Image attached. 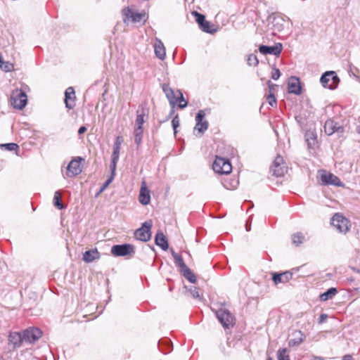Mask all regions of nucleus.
<instances>
[{
  "label": "nucleus",
  "mask_w": 360,
  "mask_h": 360,
  "mask_svg": "<svg viewBox=\"0 0 360 360\" xmlns=\"http://www.w3.org/2000/svg\"><path fill=\"white\" fill-rule=\"evenodd\" d=\"M10 103L15 109L22 110L27 103V96L23 90L15 89L11 93Z\"/></svg>",
  "instance_id": "nucleus-1"
},
{
  "label": "nucleus",
  "mask_w": 360,
  "mask_h": 360,
  "mask_svg": "<svg viewBox=\"0 0 360 360\" xmlns=\"http://www.w3.org/2000/svg\"><path fill=\"white\" fill-rule=\"evenodd\" d=\"M331 224L336 229L342 233H347L351 227V223L348 219L340 213H336L331 219Z\"/></svg>",
  "instance_id": "nucleus-2"
},
{
  "label": "nucleus",
  "mask_w": 360,
  "mask_h": 360,
  "mask_svg": "<svg viewBox=\"0 0 360 360\" xmlns=\"http://www.w3.org/2000/svg\"><path fill=\"white\" fill-rule=\"evenodd\" d=\"M320 82L323 87L333 90L338 86L340 79L334 71H327L321 77Z\"/></svg>",
  "instance_id": "nucleus-3"
},
{
  "label": "nucleus",
  "mask_w": 360,
  "mask_h": 360,
  "mask_svg": "<svg viewBox=\"0 0 360 360\" xmlns=\"http://www.w3.org/2000/svg\"><path fill=\"white\" fill-rule=\"evenodd\" d=\"M213 170L218 174H228L231 172L232 167L229 160L216 156L212 165Z\"/></svg>",
  "instance_id": "nucleus-4"
},
{
  "label": "nucleus",
  "mask_w": 360,
  "mask_h": 360,
  "mask_svg": "<svg viewBox=\"0 0 360 360\" xmlns=\"http://www.w3.org/2000/svg\"><path fill=\"white\" fill-rule=\"evenodd\" d=\"M135 252V248L131 244L115 245L111 248V253L115 257L131 256Z\"/></svg>",
  "instance_id": "nucleus-5"
},
{
  "label": "nucleus",
  "mask_w": 360,
  "mask_h": 360,
  "mask_svg": "<svg viewBox=\"0 0 360 360\" xmlns=\"http://www.w3.org/2000/svg\"><path fill=\"white\" fill-rule=\"evenodd\" d=\"M152 225L150 220L145 221L141 228L135 231L134 237L141 241H148L151 237L150 229Z\"/></svg>",
  "instance_id": "nucleus-6"
},
{
  "label": "nucleus",
  "mask_w": 360,
  "mask_h": 360,
  "mask_svg": "<svg viewBox=\"0 0 360 360\" xmlns=\"http://www.w3.org/2000/svg\"><path fill=\"white\" fill-rule=\"evenodd\" d=\"M320 181L323 185H333L335 186H343L342 182L340 179L332 173L328 172L326 170L319 172Z\"/></svg>",
  "instance_id": "nucleus-7"
},
{
  "label": "nucleus",
  "mask_w": 360,
  "mask_h": 360,
  "mask_svg": "<svg viewBox=\"0 0 360 360\" xmlns=\"http://www.w3.org/2000/svg\"><path fill=\"white\" fill-rule=\"evenodd\" d=\"M216 315L223 327L228 328L233 326L235 319L229 310L220 309L216 311Z\"/></svg>",
  "instance_id": "nucleus-8"
},
{
  "label": "nucleus",
  "mask_w": 360,
  "mask_h": 360,
  "mask_svg": "<svg viewBox=\"0 0 360 360\" xmlns=\"http://www.w3.org/2000/svg\"><path fill=\"white\" fill-rule=\"evenodd\" d=\"M84 159L80 157L73 158L67 167L66 175L72 177L79 174L82 171L81 162Z\"/></svg>",
  "instance_id": "nucleus-9"
},
{
  "label": "nucleus",
  "mask_w": 360,
  "mask_h": 360,
  "mask_svg": "<svg viewBox=\"0 0 360 360\" xmlns=\"http://www.w3.org/2000/svg\"><path fill=\"white\" fill-rule=\"evenodd\" d=\"M24 342L30 344L37 342L42 335V332L37 328H29L22 331Z\"/></svg>",
  "instance_id": "nucleus-10"
},
{
  "label": "nucleus",
  "mask_w": 360,
  "mask_h": 360,
  "mask_svg": "<svg viewBox=\"0 0 360 360\" xmlns=\"http://www.w3.org/2000/svg\"><path fill=\"white\" fill-rule=\"evenodd\" d=\"M287 171V167L284 165L283 159L281 156L278 155L271 167V172L276 176H282Z\"/></svg>",
  "instance_id": "nucleus-11"
},
{
  "label": "nucleus",
  "mask_w": 360,
  "mask_h": 360,
  "mask_svg": "<svg viewBox=\"0 0 360 360\" xmlns=\"http://www.w3.org/2000/svg\"><path fill=\"white\" fill-rule=\"evenodd\" d=\"M122 15H124V22L131 20L133 22H141L146 16L145 13H134L129 8H125L122 10Z\"/></svg>",
  "instance_id": "nucleus-12"
},
{
  "label": "nucleus",
  "mask_w": 360,
  "mask_h": 360,
  "mask_svg": "<svg viewBox=\"0 0 360 360\" xmlns=\"http://www.w3.org/2000/svg\"><path fill=\"white\" fill-rule=\"evenodd\" d=\"M205 112L200 110L198 111L195 116L196 124L194 128L198 133L202 134L208 128L209 124L206 120H203L205 117Z\"/></svg>",
  "instance_id": "nucleus-13"
},
{
  "label": "nucleus",
  "mask_w": 360,
  "mask_h": 360,
  "mask_svg": "<svg viewBox=\"0 0 360 360\" xmlns=\"http://www.w3.org/2000/svg\"><path fill=\"white\" fill-rule=\"evenodd\" d=\"M8 345L13 349L18 348L24 342L22 332H10L8 337Z\"/></svg>",
  "instance_id": "nucleus-14"
},
{
  "label": "nucleus",
  "mask_w": 360,
  "mask_h": 360,
  "mask_svg": "<svg viewBox=\"0 0 360 360\" xmlns=\"http://www.w3.org/2000/svg\"><path fill=\"white\" fill-rule=\"evenodd\" d=\"M283 49V46L281 43H277L274 46H268L265 45H261L259 47V52L263 55H274L275 56H278Z\"/></svg>",
  "instance_id": "nucleus-15"
},
{
  "label": "nucleus",
  "mask_w": 360,
  "mask_h": 360,
  "mask_svg": "<svg viewBox=\"0 0 360 360\" xmlns=\"http://www.w3.org/2000/svg\"><path fill=\"white\" fill-rule=\"evenodd\" d=\"M292 278V273L290 271H286L283 273H272V280L275 285L279 283H285Z\"/></svg>",
  "instance_id": "nucleus-16"
},
{
  "label": "nucleus",
  "mask_w": 360,
  "mask_h": 360,
  "mask_svg": "<svg viewBox=\"0 0 360 360\" xmlns=\"http://www.w3.org/2000/svg\"><path fill=\"white\" fill-rule=\"evenodd\" d=\"M162 89L167 98L168 99L170 105L174 108L176 104V91H174V90L169 86L167 84H163L162 85Z\"/></svg>",
  "instance_id": "nucleus-17"
},
{
  "label": "nucleus",
  "mask_w": 360,
  "mask_h": 360,
  "mask_svg": "<svg viewBox=\"0 0 360 360\" xmlns=\"http://www.w3.org/2000/svg\"><path fill=\"white\" fill-rule=\"evenodd\" d=\"M139 200L141 204L147 205L150 201V190L147 188L145 181L141 183L140 193L139 195Z\"/></svg>",
  "instance_id": "nucleus-18"
},
{
  "label": "nucleus",
  "mask_w": 360,
  "mask_h": 360,
  "mask_svg": "<svg viewBox=\"0 0 360 360\" xmlns=\"http://www.w3.org/2000/svg\"><path fill=\"white\" fill-rule=\"evenodd\" d=\"M288 92L295 95H300L302 92L300 82L296 77H291L288 81Z\"/></svg>",
  "instance_id": "nucleus-19"
},
{
  "label": "nucleus",
  "mask_w": 360,
  "mask_h": 360,
  "mask_svg": "<svg viewBox=\"0 0 360 360\" xmlns=\"http://www.w3.org/2000/svg\"><path fill=\"white\" fill-rule=\"evenodd\" d=\"M325 133L330 136L335 131H342V128L333 120H328L324 124Z\"/></svg>",
  "instance_id": "nucleus-20"
},
{
  "label": "nucleus",
  "mask_w": 360,
  "mask_h": 360,
  "mask_svg": "<svg viewBox=\"0 0 360 360\" xmlns=\"http://www.w3.org/2000/svg\"><path fill=\"white\" fill-rule=\"evenodd\" d=\"M65 96L66 108L68 109H72L75 106L74 100L75 98L74 89L72 87H68L65 92Z\"/></svg>",
  "instance_id": "nucleus-21"
},
{
  "label": "nucleus",
  "mask_w": 360,
  "mask_h": 360,
  "mask_svg": "<svg viewBox=\"0 0 360 360\" xmlns=\"http://www.w3.org/2000/svg\"><path fill=\"white\" fill-rule=\"evenodd\" d=\"M148 112L145 108H142L141 109H138L136 111L135 127H139L140 129H143L142 126L143 123L146 122Z\"/></svg>",
  "instance_id": "nucleus-22"
},
{
  "label": "nucleus",
  "mask_w": 360,
  "mask_h": 360,
  "mask_svg": "<svg viewBox=\"0 0 360 360\" xmlns=\"http://www.w3.org/2000/svg\"><path fill=\"white\" fill-rule=\"evenodd\" d=\"M154 50L155 56L160 60L165 58V48L160 39H156L154 44Z\"/></svg>",
  "instance_id": "nucleus-23"
},
{
  "label": "nucleus",
  "mask_w": 360,
  "mask_h": 360,
  "mask_svg": "<svg viewBox=\"0 0 360 360\" xmlns=\"http://www.w3.org/2000/svg\"><path fill=\"white\" fill-rule=\"evenodd\" d=\"M292 338L290 339L288 342V345L290 347H295L300 345L304 340L305 335L300 330L295 331L292 333Z\"/></svg>",
  "instance_id": "nucleus-24"
},
{
  "label": "nucleus",
  "mask_w": 360,
  "mask_h": 360,
  "mask_svg": "<svg viewBox=\"0 0 360 360\" xmlns=\"http://www.w3.org/2000/svg\"><path fill=\"white\" fill-rule=\"evenodd\" d=\"M100 253L97 249H91L86 251L83 255V260L87 263L92 262L93 261L99 259Z\"/></svg>",
  "instance_id": "nucleus-25"
},
{
  "label": "nucleus",
  "mask_w": 360,
  "mask_h": 360,
  "mask_svg": "<svg viewBox=\"0 0 360 360\" xmlns=\"http://www.w3.org/2000/svg\"><path fill=\"white\" fill-rule=\"evenodd\" d=\"M155 242V244L160 247L163 250H167L168 249V242L162 232L160 231L156 233Z\"/></svg>",
  "instance_id": "nucleus-26"
},
{
  "label": "nucleus",
  "mask_w": 360,
  "mask_h": 360,
  "mask_svg": "<svg viewBox=\"0 0 360 360\" xmlns=\"http://www.w3.org/2000/svg\"><path fill=\"white\" fill-rule=\"evenodd\" d=\"M171 252H172V255L174 259V263H175L176 266L179 268L180 271H183L186 267H188L186 266V264H185V262H184V259L180 255L175 252L173 250H171Z\"/></svg>",
  "instance_id": "nucleus-27"
},
{
  "label": "nucleus",
  "mask_w": 360,
  "mask_h": 360,
  "mask_svg": "<svg viewBox=\"0 0 360 360\" xmlns=\"http://www.w3.org/2000/svg\"><path fill=\"white\" fill-rule=\"evenodd\" d=\"M123 142V139L121 136H117L115 139L114 146H113V152L112 154V158H119L120 151L121 148V145Z\"/></svg>",
  "instance_id": "nucleus-28"
},
{
  "label": "nucleus",
  "mask_w": 360,
  "mask_h": 360,
  "mask_svg": "<svg viewBox=\"0 0 360 360\" xmlns=\"http://www.w3.org/2000/svg\"><path fill=\"white\" fill-rule=\"evenodd\" d=\"M338 292V290L335 288H330L327 291L320 295V300L321 301H327L330 299H332Z\"/></svg>",
  "instance_id": "nucleus-29"
},
{
  "label": "nucleus",
  "mask_w": 360,
  "mask_h": 360,
  "mask_svg": "<svg viewBox=\"0 0 360 360\" xmlns=\"http://www.w3.org/2000/svg\"><path fill=\"white\" fill-rule=\"evenodd\" d=\"M181 273L189 282H191V283H195V275L188 267H186L185 269L181 271Z\"/></svg>",
  "instance_id": "nucleus-30"
},
{
  "label": "nucleus",
  "mask_w": 360,
  "mask_h": 360,
  "mask_svg": "<svg viewBox=\"0 0 360 360\" xmlns=\"http://www.w3.org/2000/svg\"><path fill=\"white\" fill-rule=\"evenodd\" d=\"M305 136H306V141L307 143L308 148H314L316 144V137L314 135V134L312 132L307 133Z\"/></svg>",
  "instance_id": "nucleus-31"
},
{
  "label": "nucleus",
  "mask_w": 360,
  "mask_h": 360,
  "mask_svg": "<svg viewBox=\"0 0 360 360\" xmlns=\"http://www.w3.org/2000/svg\"><path fill=\"white\" fill-rule=\"evenodd\" d=\"M176 94H177V96H176V103H178L179 107L181 109L186 108L188 105V103L185 100L182 92L180 90H177Z\"/></svg>",
  "instance_id": "nucleus-32"
},
{
  "label": "nucleus",
  "mask_w": 360,
  "mask_h": 360,
  "mask_svg": "<svg viewBox=\"0 0 360 360\" xmlns=\"http://www.w3.org/2000/svg\"><path fill=\"white\" fill-rule=\"evenodd\" d=\"M134 142L138 146L141 143L143 137V129L139 127H135L134 131Z\"/></svg>",
  "instance_id": "nucleus-33"
},
{
  "label": "nucleus",
  "mask_w": 360,
  "mask_h": 360,
  "mask_svg": "<svg viewBox=\"0 0 360 360\" xmlns=\"http://www.w3.org/2000/svg\"><path fill=\"white\" fill-rule=\"evenodd\" d=\"M304 240V236L301 233H296L292 235V241L296 246L302 244Z\"/></svg>",
  "instance_id": "nucleus-34"
},
{
  "label": "nucleus",
  "mask_w": 360,
  "mask_h": 360,
  "mask_svg": "<svg viewBox=\"0 0 360 360\" xmlns=\"http://www.w3.org/2000/svg\"><path fill=\"white\" fill-rule=\"evenodd\" d=\"M54 205L59 210L64 208L63 204L60 201V193L59 191H56L53 197Z\"/></svg>",
  "instance_id": "nucleus-35"
},
{
  "label": "nucleus",
  "mask_w": 360,
  "mask_h": 360,
  "mask_svg": "<svg viewBox=\"0 0 360 360\" xmlns=\"http://www.w3.org/2000/svg\"><path fill=\"white\" fill-rule=\"evenodd\" d=\"M278 360H290L286 348L280 349L277 354Z\"/></svg>",
  "instance_id": "nucleus-36"
},
{
  "label": "nucleus",
  "mask_w": 360,
  "mask_h": 360,
  "mask_svg": "<svg viewBox=\"0 0 360 360\" xmlns=\"http://www.w3.org/2000/svg\"><path fill=\"white\" fill-rule=\"evenodd\" d=\"M0 68L5 72H11L14 69V65L13 63L8 61H2L0 63Z\"/></svg>",
  "instance_id": "nucleus-37"
},
{
  "label": "nucleus",
  "mask_w": 360,
  "mask_h": 360,
  "mask_svg": "<svg viewBox=\"0 0 360 360\" xmlns=\"http://www.w3.org/2000/svg\"><path fill=\"white\" fill-rule=\"evenodd\" d=\"M248 63L250 66H257L259 64V60L255 54H250L248 58Z\"/></svg>",
  "instance_id": "nucleus-38"
},
{
  "label": "nucleus",
  "mask_w": 360,
  "mask_h": 360,
  "mask_svg": "<svg viewBox=\"0 0 360 360\" xmlns=\"http://www.w3.org/2000/svg\"><path fill=\"white\" fill-rule=\"evenodd\" d=\"M118 160H119V158H112V160H111V163H110V170H111V175H110V176L112 177V178H114L115 176L116 167H117V163Z\"/></svg>",
  "instance_id": "nucleus-39"
},
{
  "label": "nucleus",
  "mask_w": 360,
  "mask_h": 360,
  "mask_svg": "<svg viewBox=\"0 0 360 360\" xmlns=\"http://www.w3.org/2000/svg\"><path fill=\"white\" fill-rule=\"evenodd\" d=\"M1 147L4 148L5 149L9 151H14L18 148V146L15 143L1 144Z\"/></svg>",
  "instance_id": "nucleus-40"
},
{
  "label": "nucleus",
  "mask_w": 360,
  "mask_h": 360,
  "mask_svg": "<svg viewBox=\"0 0 360 360\" xmlns=\"http://www.w3.org/2000/svg\"><path fill=\"white\" fill-rule=\"evenodd\" d=\"M210 22L206 21V20L202 23V25L200 26V29L203 32H207V33H213V32H214L215 30H210Z\"/></svg>",
  "instance_id": "nucleus-41"
},
{
  "label": "nucleus",
  "mask_w": 360,
  "mask_h": 360,
  "mask_svg": "<svg viewBox=\"0 0 360 360\" xmlns=\"http://www.w3.org/2000/svg\"><path fill=\"white\" fill-rule=\"evenodd\" d=\"M193 14L196 17V21L198 22L199 26L202 25V23L205 21V15L198 13L197 11H193Z\"/></svg>",
  "instance_id": "nucleus-42"
},
{
  "label": "nucleus",
  "mask_w": 360,
  "mask_h": 360,
  "mask_svg": "<svg viewBox=\"0 0 360 360\" xmlns=\"http://www.w3.org/2000/svg\"><path fill=\"white\" fill-rule=\"evenodd\" d=\"M172 127L174 131V134L176 133V128L179 126V116L176 115L172 120Z\"/></svg>",
  "instance_id": "nucleus-43"
},
{
  "label": "nucleus",
  "mask_w": 360,
  "mask_h": 360,
  "mask_svg": "<svg viewBox=\"0 0 360 360\" xmlns=\"http://www.w3.org/2000/svg\"><path fill=\"white\" fill-rule=\"evenodd\" d=\"M114 179V178L110 176L107 180L103 184V186L101 187L100 188V191H99V193H102L103 192L106 188L108 186V185L112 181V180Z\"/></svg>",
  "instance_id": "nucleus-44"
},
{
  "label": "nucleus",
  "mask_w": 360,
  "mask_h": 360,
  "mask_svg": "<svg viewBox=\"0 0 360 360\" xmlns=\"http://www.w3.org/2000/svg\"><path fill=\"white\" fill-rule=\"evenodd\" d=\"M189 292L191 295V296L194 298H198L200 297V295H199V292H198V288L196 287H191L190 289H189Z\"/></svg>",
  "instance_id": "nucleus-45"
},
{
  "label": "nucleus",
  "mask_w": 360,
  "mask_h": 360,
  "mask_svg": "<svg viewBox=\"0 0 360 360\" xmlns=\"http://www.w3.org/2000/svg\"><path fill=\"white\" fill-rule=\"evenodd\" d=\"M267 99L270 105L274 106L276 104V100L274 94L270 93L267 97Z\"/></svg>",
  "instance_id": "nucleus-46"
},
{
  "label": "nucleus",
  "mask_w": 360,
  "mask_h": 360,
  "mask_svg": "<svg viewBox=\"0 0 360 360\" xmlns=\"http://www.w3.org/2000/svg\"><path fill=\"white\" fill-rule=\"evenodd\" d=\"M281 76V72L278 69H275V71L272 73L271 78L274 80H277Z\"/></svg>",
  "instance_id": "nucleus-47"
},
{
  "label": "nucleus",
  "mask_w": 360,
  "mask_h": 360,
  "mask_svg": "<svg viewBox=\"0 0 360 360\" xmlns=\"http://www.w3.org/2000/svg\"><path fill=\"white\" fill-rule=\"evenodd\" d=\"M327 318H328L327 314H321V316H320V317H319V323H320V324H321V323H323V322H325V321H326V320L327 319Z\"/></svg>",
  "instance_id": "nucleus-48"
},
{
  "label": "nucleus",
  "mask_w": 360,
  "mask_h": 360,
  "mask_svg": "<svg viewBox=\"0 0 360 360\" xmlns=\"http://www.w3.org/2000/svg\"><path fill=\"white\" fill-rule=\"evenodd\" d=\"M86 131V128L84 126H82V127H79V129L78 130V133H79V134H82L84 133Z\"/></svg>",
  "instance_id": "nucleus-49"
},
{
  "label": "nucleus",
  "mask_w": 360,
  "mask_h": 360,
  "mask_svg": "<svg viewBox=\"0 0 360 360\" xmlns=\"http://www.w3.org/2000/svg\"><path fill=\"white\" fill-rule=\"evenodd\" d=\"M162 342L167 344L169 347L172 345V342L169 340H165Z\"/></svg>",
  "instance_id": "nucleus-50"
},
{
  "label": "nucleus",
  "mask_w": 360,
  "mask_h": 360,
  "mask_svg": "<svg viewBox=\"0 0 360 360\" xmlns=\"http://www.w3.org/2000/svg\"><path fill=\"white\" fill-rule=\"evenodd\" d=\"M245 229L247 231H249L250 230V224H248V223L246 224Z\"/></svg>",
  "instance_id": "nucleus-51"
},
{
  "label": "nucleus",
  "mask_w": 360,
  "mask_h": 360,
  "mask_svg": "<svg viewBox=\"0 0 360 360\" xmlns=\"http://www.w3.org/2000/svg\"><path fill=\"white\" fill-rule=\"evenodd\" d=\"M267 84L269 85L270 90H271V88L274 85L271 84V81H268Z\"/></svg>",
  "instance_id": "nucleus-52"
},
{
  "label": "nucleus",
  "mask_w": 360,
  "mask_h": 360,
  "mask_svg": "<svg viewBox=\"0 0 360 360\" xmlns=\"http://www.w3.org/2000/svg\"><path fill=\"white\" fill-rule=\"evenodd\" d=\"M313 360H324V359L323 358H321V357L316 356V357L314 358Z\"/></svg>",
  "instance_id": "nucleus-53"
},
{
  "label": "nucleus",
  "mask_w": 360,
  "mask_h": 360,
  "mask_svg": "<svg viewBox=\"0 0 360 360\" xmlns=\"http://www.w3.org/2000/svg\"><path fill=\"white\" fill-rule=\"evenodd\" d=\"M266 360H273L271 357H269Z\"/></svg>",
  "instance_id": "nucleus-54"
},
{
  "label": "nucleus",
  "mask_w": 360,
  "mask_h": 360,
  "mask_svg": "<svg viewBox=\"0 0 360 360\" xmlns=\"http://www.w3.org/2000/svg\"><path fill=\"white\" fill-rule=\"evenodd\" d=\"M0 360H3L2 358L0 357Z\"/></svg>",
  "instance_id": "nucleus-55"
}]
</instances>
